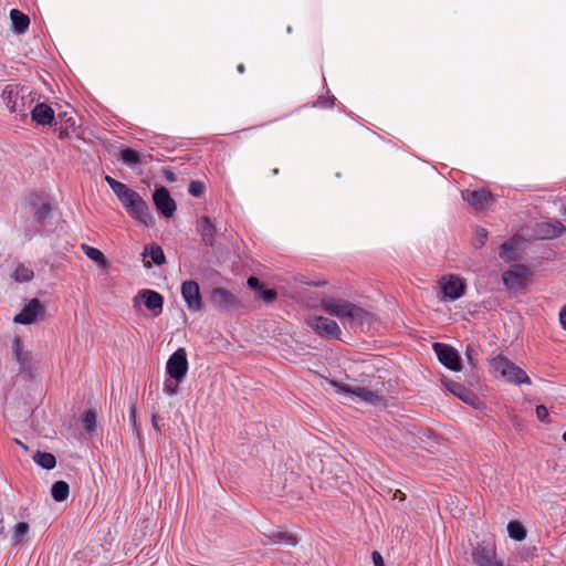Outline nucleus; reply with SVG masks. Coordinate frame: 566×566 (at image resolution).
<instances>
[{"mask_svg":"<svg viewBox=\"0 0 566 566\" xmlns=\"http://www.w3.org/2000/svg\"><path fill=\"white\" fill-rule=\"evenodd\" d=\"M104 180L112 188L132 218L140 221L145 226L153 223V216L149 212L148 206L137 191L108 175L104 177Z\"/></svg>","mask_w":566,"mask_h":566,"instance_id":"obj_1","label":"nucleus"},{"mask_svg":"<svg viewBox=\"0 0 566 566\" xmlns=\"http://www.w3.org/2000/svg\"><path fill=\"white\" fill-rule=\"evenodd\" d=\"M322 308L329 315L338 317L343 322H365L369 313L364 308L342 298H324L321 303Z\"/></svg>","mask_w":566,"mask_h":566,"instance_id":"obj_2","label":"nucleus"},{"mask_svg":"<svg viewBox=\"0 0 566 566\" xmlns=\"http://www.w3.org/2000/svg\"><path fill=\"white\" fill-rule=\"evenodd\" d=\"M490 364L496 374L510 382L516 385L531 384V379L525 370L502 355L494 357Z\"/></svg>","mask_w":566,"mask_h":566,"instance_id":"obj_3","label":"nucleus"},{"mask_svg":"<svg viewBox=\"0 0 566 566\" xmlns=\"http://www.w3.org/2000/svg\"><path fill=\"white\" fill-rule=\"evenodd\" d=\"M211 304L219 311L228 312L243 307L241 300L224 287H214L210 293Z\"/></svg>","mask_w":566,"mask_h":566,"instance_id":"obj_4","label":"nucleus"},{"mask_svg":"<svg viewBox=\"0 0 566 566\" xmlns=\"http://www.w3.org/2000/svg\"><path fill=\"white\" fill-rule=\"evenodd\" d=\"M306 324L319 336L326 338H339L342 331L338 324L324 316H308Z\"/></svg>","mask_w":566,"mask_h":566,"instance_id":"obj_5","label":"nucleus"},{"mask_svg":"<svg viewBox=\"0 0 566 566\" xmlns=\"http://www.w3.org/2000/svg\"><path fill=\"white\" fill-rule=\"evenodd\" d=\"M166 369L168 375L176 381L184 379L188 371L187 353L184 347H180L172 353L167 361Z\"/></svg>","mask_w":566,"mask_h":566,"instance_id":"obj_6","label":"nucleus"},{"mask_svg":"<svg viewBox=\"0 0 566 566\" xmlns=\"http://www.w3.org/2000/svg\"><path fill=\"white\" fill-rule=\"evenodd\" d=\"M439 285L443 293V297L451 301L460 298L465 291L463 280L453 274L442 276L439 281Z\"/></svg>","mask_w":566,"mask_h":566,"instance_id":"obj_7","label":"nucleus"},{"mask_svg":"<svg viewBox=\"0 0 566 566\" xmlns=\"http://www.w3.org/2000/svg\"><path fill=\"white\" fill-rule=\"evenodd\" d=\"M181 295L189 311L199 312L202 308V297L199 284L188 280L181 284Z\"/></svg>","mask_w":566,"mask_h":566,"instance_id":"obj_8","label":"nucleus"},{"mask_svg":"<svg viewBox=\"0 0 566 566\" xmlns=\"http://www.w3.org/2000/svg\"><path fill=\"white\" fill-rule=\"evenodd\" d=\"M530 271L526 266L518 265L512 270H507L502 274V280L509 290H522L526 286Z\"/></svg>","mask_w":566,"mask_h":566,"instance_id":"obj_9","label":"nucleus"},{"mask_svg":"<svg viewBox=\"0 0 566 566\" xmlns=\"http://www.w3.org/2000/svg\"><path fill=\"white\" fill-rule=\"evenodd\" d=\"M433 349L439 361L443 366L454 371H459L461 369V358L453 347L441 343H434Z\"/></svg>","mask_w":566,"mask_h":566,"instance_id":"obj_10","label":"nucleus"},{"mask_svg":"<svg viewBox=\"0 0 566 566\" xmlns=\"http://www.w3.org/2000/svg\"><path fill=\"white\" fill-rule=\"evenodd\" d=\"M565 231L566 227L559 220L539 222L534 229L538 240H552L560 237Z\"/></svg>","mask_w":566,"mask_h":566,"instance_id":"obj_11","label":"nucleus"},{"mask_svg":"<svg viewBox=\"0 0 566 566\" xmlns=\"http://www.w3.org/2000/svg\"><path fill=\"white\" fill-rule=\"evenodd\" d=\"M154 203L157 210L166 218H171L176 211V202L165 187L156 189L153 195Z\"/></svg>","mask_w":566,"mask_h":566,"instance_id":"obj_12","label":"nucleus"},{"mask_svg":"<svg viewBox=\"0 0 566 566\" xmlns=\"http://www.w3.org/2000/svg\"><path fill=\"white\" fill-rule=\"evenodd\" d=\"M41 98L48 99V96L38 85V125H49L54 129L55 123V109L51 104L46 102H40Z\"/></svg>","mask_w":566,"mask_h":566,"instance_id":"obj_13","label":"nucleus"},{"mask_svg":"<svg viewBox=\"0 0 566 566\" xmlns=\"http://www.w3.org/2000/svg\"><path fill=\"white\" fill-rule=\"evenodd\" d=\"M463 199L475 210L486 209L493 201V195L488 189L465 190L462 192Z\"/></svg>","mask_w":566,"mask_h":566,"instance_id":"obj_14","label":"nucleus"},{"mask_svg":"<svg viewBox=\"0 0 566 566\" xmlns=\"http://www.w3.org/2000/svg\"><path fill=\"white\" fill-rule=\"evenodd\" d=\"M331 385L333 387H335L337 391L350 394L366 402L376 403V402L380 401V397L376 392H374L365 387L349 386V385L339 384L336 381H332Z\"/></svg>","mask_w":566,"mask_h":566,"instance_id":"obj_15","label":"nucleus"},{"mask_svg":"<svg viewBox=\"0 0 566 566\" xmlns=\"http://www.w3.org/2000/svg\"><path fill=\"white\" fill-rule=\"evenodd\" d=\"M138 295L145 306L151 311L155 316H158L163 312L164 297L161 294L153 290H143Z\"/></svg>","mask_w":566,"mask_h":566,"instance_id":"obj_16","label":"nucleus"},{"mask_svg":"<svg viewBox=\"0 0 566 566\" xmlns=\"http://www.w3.org/2000/svg\"><path fill=\"white\" fill-rule=\"evenodd\" d=\"M264 536L266 537V541L263 542L264 545L284 543L296 546L298 543L297 538L286 531H273L270 534H264Z\"/></svg>","mask_w":566,"mask_h":566,"instance_id":"obj_17","label":"nucleus"},{"mask_svg":"<svg viewBox=\"0 0 566 566\" xmlns=\"http://www.w3.org/2000/svg\"><path fill=\"white\" fill-rule=\"evenodd\" d=\"M11 30L17 34L24 33L30 25V18L18 9L10 11Z\"/></svg>","mask_w":566,"mask_h":566,"instance_id":"obj_18","label":"nucleus"},{"mask_svg":"<svg viewBox=\"0 0 566 566\" xmlns=\"http://www.w3.org/2000/svg\"><path fill=\"white\" fill-rule=\"evenodd\" d=\"M12 349L17 361L21 366V369L28 374H31V354L23 352L22 343L19 338H14Z\"/></svg>","mask_w":566,"mask_h":566,"instance_id":"obj_19","label":"nucleus"},{"mask_svg":"<svg viewBox=\"0 0 566 566\" xmlns=\"http://www.w3.org/2000/svg\"><path fill=\"white\" fill-rule=\"evenodd\" d=\"M198 228H199V231H200L203 242L210 247H213L216 228L212 224L210 218L201 217L198 221Z\"/></svg>","mask_w":566,"mask_h":566,"instance_id":"obj_20","label":"nucleus"},{"mask_svg":"<svg viewBox=\"0 0 566 566\" xmlns=\"http://www.w3.org/2000/svg\"><path fill=\"white\" fill-rule=\"evenodd\" d=\"M81 250L88 259L95 262L98 268L106 269L108 266V262L101 250L86 243L81 244Z\"/></svg>","mask_w":566,"mask_h":566,"instance_id":"obj_21","label":"nucleus"},{"mask_svg":"<svg viewBox=\"0 0 566 566\" xmlns=\"http://www.w3.org/2000/svg\"><path fill=\"white\" fill-rule=\"evenodd\" d=\"M35 321V298L29 301L27 306L14 316L13 322L17 324H31Z\"/></svg>","mask_w":566,"mask_h":566,"instance_id":"obj_22","label":"nucleus"},{"mask_svg":"<svg viewBox=\"0 0 566 566\" xmlns=\"http://www.w3.org/2000/svg\"><path fill=\"white\" fill-rule=\"evenodd\" d=\"M51 494L54 501L56 502H63L65 501L70 495V486L65 481H56L53 483L51 489Z\"/></svg>","mask_w":566,"mask_h":566,"instance_id":"obj_23","label":"nucleus"},{"mask_svg":"<svg viewBox=\"0 0 566 566\" xmlns=\"http://www.w3.org/2000/svg\"><path fill=\"white\" fill-rule=\"evenodd\" d=\"M143 255L144 256L149 255L151 259V262H154L156 265H161L166 261L163 249L157 244H151L149 247H146Z\"/></svg>","mask_w":566,"mask_h":566,"instance_id":"obj_24","label":"nucleus"},{"mask_svg":"<svg viewBox=\"0 0 566 566\" xmlns=\"http://www.w3.org/2000/svg\"><path fill=\"white\" fill-rule=\"evenodd\" d=\"M75 119L73 116H70V118L65 119L63 125H60L59 127L54 126L53 132L59 134L60 139L70 138L71 132L75 130Z\"/></svg>","mask_w":566,"mask_h":566,"instance_id":"obj_25","label":"nucleus"},{"mask_svg":"<svg viewBox=\"0 0 566 566\" xmlns=\"http://www.w3.org/2000/svg\"><path fill=\"white\" fill-rule=\"evenodd\" d=\"M516 249L514 240L504 242L500 248V258L506 262L514 261L516 259Z\"/></svg>","mask_w":566,"mask_h":566,"instance_id":"obj_26","label":"nucleus"},{"mask_svg":"<svg viewBox=\"0 0 566 566\" xmlns=\"http://www.w3.org/2000/svg\"><path fill=\"white\" fill-rule=\"evenodd\" d=\"M507 532L511 538L515 541H523L526 537L525 527L516 521H511L507 525Z\"/></svg>","mask_w":566,"mask_h":566,"instance_id":"obj_27","label":"nucleus"},{"mask_svg":"<svg viewBox=\"0 0 566 566\" xmlns=\"http://www.w3.org/2000/svg\"><path fill=\"white\" fill-rule=\"evenodd\" d=\"M38 465L45 470H52L56 465V459L50 452L38 451Z\"/></svg>","mask_w":566,"mask_h":566,"instance_id":"obj_28","label":"nucleus"},{"mask_svg":"<svg viewBox=\"0 0 566 566\" xmlns=\"http://www.w3.org/2000/svg\"><path fill=\"white\" fill-rule=\"evenodd\" d=\"M96 417H97L96 411L93 409L85 411L82 417L83 427L88 433H92L95 431Z\"/></svg>","mask_w":566,"mask_h":566,"instance_id":"obj_29","label":"nucleus"},{"mask_svg":"<svg viewBox=\"0 0 566 566\" xmlns=\"http://www.w3.org/2000/svg\"><path fill=\"white\" fill-rule=\"evenodd\" d=\"M120 158L125 164H127L129 166H135L140 163V156H139L138 151H136L132 148L123 149L120 151Z\"/></svg>","mask_w":566,"mask_h":566,"instance_id":"obj_30","label":"nucleus"},{"mask_svg":"<svg viewBox=\"0 0 566 566\" xmlns=\"http://www.w3.org/2000/svg\"><path fill=\"white\" fill-rule=\"evenodd\" d=\"M33 277V271L24 265H19L14 271V279L18 282H27Z\"/></svg>","mask_w":566,"mask_h":566,"instance_id":"obj_31","label":"nucleus"},{"mask_svg":"<svg viewBox=\"0 0 566 566\" xmlns=\"http://www.w3.org/2000/svg\"><path fill=\"white\" fill-rule=\"evenodd\" d=\"M12 112L20 113L21 117H30L32 123H35V105L32 103V101L29 103L28 112H23L22 109H19L17 99L13 102V105L11 107Z\"/></svg>","mask_w":566,"mask_h":566,"instance_id":"obj_32","label":"nucleus"},{"mask_svg":"<svg viewBox=\"0 0 566 566\" xmlns=\"http://www.w3.org/2000/svg\"><path fill=\"white\" fill-rule=\"evenodd\" d=\"M189 193L193 197H201L205 193L206 187L203 182L193 180L189 184Z\"/></svg>","mask_w":566,"mask_h":566,"instance_id":"obj_33","label":"nucleus"},{"mask_svg":"<svg viewBox=\"0 0 566 566\" xmlns=\"http://www.w3.org/2000/svg\"><path fill=\"white\" fill-rule=\"evenodd\" d=\"M277 296V293L275 290H271V289H261L259 291V294L256 295L258 298L266 302V303H271L273 302Z\"/></svg>","mask_w":566,"mask_h":566,"instance_id":"obj_34","label":"nucleus"},{"mask_svg":"<svg viewBox=\"0 0 566 566\" xmlns=\"http://www.w3.org/2000/svg\"><path fill=\"white\" fill-rule=\"evenodd\" d=\"M29 531V525L24 522H19L18 524H15L14 526V531H13V537L15 539V542H20L22 539V537L28 533Z\"/></svg>","mask_w":566,"mask_h":566,"instance_id":"obj_35","label":"nucleus"},{"mask_svg":"<svg viewBox=\"0 0 566 566\" xmlns=\"http://www.w3.org/2000/svg\"><path fill=\"white\" fill-rule=\"evenodd\" d=\"M536 416L542 422H549L548 410L545 406L541 405L536 407Z\"/></svg>","mask_w":566,"mask_h":566,"instance_id":"obj_36","label":"nucleus"},{"mask_svg":"<svg viewBox=\"0 0 566 566\" xmlns=\"http://www.w3.org/2000/svg\"><path fill=\"white\" fill-rule=\"evenodd\" d=\"M51 211V206L46 202L41 203L40 207H38V222L41 219H44L46 214Z\"/></svg>","mask_w":566,"mask_h":566,"instance_id":"obj_37","label":"nucleus"},{"mask_svg":"<svg viewBox=\"0 0 566 566\" xmlns=\"http://www.w3.org/2000/svg\"><path fill=\"white\" fill-rule=\"evenodd\" d=\"M248 285H249V287H251L258 292L263 287V284L255 276H250L248 279Z\"/></svg>","mask_w":566,"mask_h":566,"instance_id":"obj_38","label":"nucleus"},{"mask_svg":"<svg viewBox=\"0 0 566 566\" xmlns=\"http://www.w3.org/2000/svg\"><path fill=\"white\" fill-rule=\"evenodd\" d=\"M129 420L134 428H137V408L135 403L129 407Z\"/></svg>","mask_w":566,"mask_h":566,"instance_id":"obj_39","label":"nucleus"},{"mask_svg":"<svg viewBox=\"0 0 566 566\" xmlns=\"http://www.w3.org/2000/svg\"><path fill=\"white\" fill-rule=\"evenodd\" d=\"M67 118H70V115L67 114V112L55 113L56 127H59L60 125H63L65 119H67Z\"/></svg>","mask_w":566,"mask_h":566,"instance_id":"obj_40","label":"nucleus"},{"mask_svg":"<svg viewBox=\"0 0 566 566\" xmlns=\"http://www.w3.org/2000/svg\"><path fill=\"white\" fill-rule=\"evenodd\" d=\"M371 559H373L374 566H385L384 558L379 552L374 551L371 553Z\"/></svg>","mask_w":566,"mask_h":566,"instance_id":"obj_41","label":"nucleus"},{"mask_svg":"<svg viewBox=\"0 0 566 566\" xmlns=\"http://www.w3.org/2000/svg\"><path fill=\"white\" fill-rule=\"evenodd\" d=\"M488 237V232L484 229H479L476 231V238L480 244H484Z\"/></svg>","mask_w":566,"mask_h":566,"instance_id":"obj_42","label":"nucleus"},{"mask_svg":"<svg viewBox=\"0 0 566 566\" xmlns=\"http://www.w3.org/2000/svg\"><path fill=\"white\" fill-rule=\"evenodd\" d=\"M473 352H474V349L469 345L467 347L465 354H467V358H468L470 365L475 366V359L473 358V355H472Z\"/></svg>","mask_w":566,"mask_h":566,"instance_id":"obj_43","label":"nucleus"},{"mask_svg":"<svg viewBox=\"0 0 566 566\" xmlns=\"http://www.w3.org/2000/svg\"><path fill=\"white\" fill-rule=\"evenodd\" d=\"M559 322L564 329H566V305L559 312Z\"/></svg>","mask_w":566,"mask_h":566,"instance_id":"obj_44","label":"nucleus"},{"mask_svg":"<svg viewBox=\"0 0 566 566\" xmlns=\"http://www.w3.org/2000/svg\"><path fill=\"white\" fill-rule=\"evenodd\" d=\"M151 426H153V428H154L157 432H159V433L161 432V429H160V427L158 426V417H157V415H153V416H151Z\"/></svg>","mask_w":566,"mask_h":566,"instance_id":"obj_45","label":"nucleus"},{"mask_svg":"<svg viewBox=\"0 0 566 566\" xmlns=\"http://www.w3.org/2000/svg\"><path fill=\"white\" fill-rule=\"evenodd\" d=\"M164 391L169 395V396H172L176 394V387H171L168 382L165 384L164 386Z\"/></svg>","mask_w":566,"mask_h":566,"instance_id":"obj_46","label":"nucleus"},{"mask_svg":"<svg viewBox=\"0 0 566 566\" xmlns=\"http://www.w3.org/2000/svg\"><path fill=\"white\" fill-rule=\"evenodd\" d=\"M45 313L44 306L38 301V321L42 319Z\"/></svg>","mask_w":566,"mask_h":566,"instance_id":"obj_47","label":"nucleus"},{"mask_svg":"<svg viewBox=\"0 0 566 566\" xmlns=\"http://www.w3.org/2000/svg\"><path fill=\"white\" fill-rule=\"evenodd\" d=\"M41 82H42V84H43V86L45 87L46 91L53 93V88H52L51 84L45 78L41 77Z\"/></svg>","mask_w":566,"mask_h":566,"instance_id":"obj_48","label":"nucleus"},{"mask_svg":"<svg viewBox=\"0 0 566 566\" xmlns=\"http://www.w3.org/2000/svg\"><path fill=\"white\" fill-rule=\"evenodd\" d=\"M237 70H238V72H239V73H241V74H242V73H244V72H245V66H244V64H239V65L237 66Z\"/></svg>","mask_w":566,"mask_h":566,"instance_id":"obj_49","label":"nucleus"},{"mask_svg":"<svg viewBox=\"0 0 566 566\" xmlns=\"http://www.w3.org/2000/svg\"><path fill=\"white\" fill-rule=\"evenodd\" d=\"M395 497H399L400 500H405V494L401 491L397 490V492L395 494Z\"/></svg>","mask_w":566,"mask_h":566,"instance_id":"obj_50","label":"nucleus"},{"mask_svg":"<svg viewBox=\"0 0 566 566\" xmlns=\"http://www.w3.org/2000/svg\"><path fill=\"white\" fill-rule=\"evenodd\" d=\"M17 443L20 444L25 451H28V447L24 446L22 442H20L19 440H17Z\"/></svg>","mask_w":566,"mask_h":566,"instance_id":"obj_51","label":"nucleus"},{"mask_svg":"<svg viewBox=\"0 0 566 566\" xmlns=\"http://www.w3.org/2000/svg\"><path fill=\"white\" fill-rule=\"evenodd\" d=\"M272 174H273L274 176L279 175V168H274V169H272Z\"/></svg>","mask_w":566,"mask_h":566,"instance_id":"obj_52","label":"nucleus"},{"mask_svg":"<svg viewBox=\"0 0 566 566\" xmlns=\"http://www.w3.org/2000/svg\"><path fill=\"white\" fill-rule=\"evenodd\" d=\"M459 397H460L462 400H464V401L469 402L468 397H464V396H459Z\"/></svg>","mask_w":566,"mask_h":566,"instance_id":"obj_53","label":"nucleus"},{"mask_svg":"<svg viewBox=\"0 0 566 566\" xmlns=\"http://www.w3.org/2000/svg\"><path fill=\"white\" fill-rule=\"evenodd\" d=\"M145 266L150 268L151 266L150 262L145 263Z\"/></svg>","mask_w":566,"mask_h":566,"instance_id":"obj_54","label":"nucleus"},{"mask_svg":"<svg viewBox=\"0 0 566 566\" xmlns=\"http://www.w3.org/2000/svg\"><path fill=\"white\" fill-rule=\"evenodd\" d=\"M563 440L566 442V431L563 433Z\"/></svg>","mask_w":566,"mask_h":566,"instance_id":"obj_55","label":"nucleus"},{"mask_svg":"<svg viewBox=\"0 0 566 566\" xmlns=\"http://www.w3.org/2000/svg\"><path fill=\"white\" fill-rule=\"evenodd\" d=\"M31 458H32V460H34V461H35V453H33V454L31 455Z\"/></svg>","mask_w":566,"mask_h":566,"instance_id":"obj_56","label":"nucleus"}]
</instances>
